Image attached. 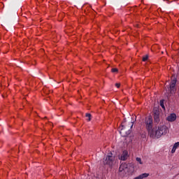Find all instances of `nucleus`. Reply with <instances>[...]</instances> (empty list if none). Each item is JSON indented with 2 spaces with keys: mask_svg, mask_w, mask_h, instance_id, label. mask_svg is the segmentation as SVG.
<instances>
[{
  "mask_svg": "<svg viewBox=\"0 0 179 179\" xmlns=\"http://www.w3.org/2000/svg\"><path fill=\"white\" fill-rule=\"evenodd\" d=\"M145 128L148 131V134L150 135V138L155 139V134L153 133L155 132V129H153V119H152V117L145 118Z\"/></svg>",
  "mask_w": 179,
  "mask_h": 179,
  "instance_id": "1",
  "label": "nucleus"
},
{
  "mask_svg": "<svg viewBox=\"0 0 179 179\" xmlns=\"http://www.w3.org/2000/svg\"><path fill=\"white\" fill-rule=\"evenodd\" d=\"M169 132V128L166 125L159 126L158 129L154 130V138H160L162 135H166Z\"/></svg>",
  "mask_w": 179,
  "mask_h": 179,
  "instance_id": "2",
  "label": "nucleus"
},
{
  "mask_svg": "<svg viewBox=\"0 0 179 179\" xmlns=\"http://www.w3.org/2000/svg\"><path fill=\"white\" fill-rule=\"evenodd\" d=\"M132 127H134V122H130L128 123V125L124 126V122L122 123V129L120 131V134L126 133L123 136H128L131 134V129H132Z\"/></svg>",
  "mask_w": 179,
  "mask_h": 179,
  "instance_id": "3",
  "label": "nucleus"
},
{
  "mask_svg": "<svg viewBox=\"0 0 179 179\" xmlns=\"http://www.w3.org/2000/svg\"><path fill=\"white\" fill-rule=\"evenodd\" d=\"M114 156H113V152H109L105 158L103 159V163L106 166H109L111 167L113 164H114V160H115Z\"/></svg>",
  "mask_w": 179,
  "mask_h": 179,
  "instance_id": "4",
  "label": "nucleus"
},
{
  "mask_svg": "<svg viewBox=\"0 0 179 179\" xmlns=\"http://www.w3.org/2000/svg\"><path fill=\"white\" fill-rule=\"evenodd\" d=\"M177 84V79H173L171 81L169 87H168V90L170 92L171 94H175L177 92V88L176 87V85Z\"/></svg>",
  "mask_w": 179,
  "mask_h": 179,
  "instance_id": "5",
  "label": "nucleus"
},
{
  "mask_svg": "<svg viewBox=\"0 0 179 179\" xmlns=\"http://www.w3.org/2000/svg\"><path fill=\"white\" fill-rule=\"evenodd\" d=\"M153 115H154V121L156 124H159L160 122V111L159 110V108L155 107L153 109Z\"/></svg>",
  "mask_w": 179,
  "mask_h": 179,
  "instance_id": "6",
  "label": "nucleus"
},
{
  "mask_svg": "<svg viewBox=\"0 0 179 179\" xmlns=\"http://www.w3.org/2000/svg\"><path fill=\"white\" fill-rule=\"evenodd\" d=\"M128 157H129V155L128 154V151L127 150H124L120 156V157H119V159L120 160H122V162H125V160H127V159H128Z\"/></svg>",
  "mask_w": 179,
  "mask_h": 179,
  "instance_id": "7",
  "label": "nucleus"
},
{
  "mask_svg": "<svg viewBox=\"0 0 179 179\" xmlns=\"http://www.w3.org/2000/svg\"><path fill=\"white\" fill-rule=\"evenodd\" d=\"M128 167H132V164L123 163L120 165L119 171L122 172L125 169H128Z\"/></svg>",
  "mask_w": 179,
  "mask_h": 179,
  "instance_id": "8",
  "label": "nucleus"
},
{
  "mask_svg": "<svg viewBox=\"0 0 179 179\" xmlns=\"http://www.w3.org/2000/svg\"><path fill=\"white\" fill-rule=\"evenodd\" d=\"M167 121L169 122H174L177 120V115L176 113H171L169 116L166 117Z\"/></svg>",
  "mask_w": 179,
  "mask_h": 179,
  "instance_id": "9",
  "label": "nucleus"
},
{
  "mask_svg": "<svg viewBox=\"0 0 179 179\" xmlns=\"http://www.w3.org/2000/svg\"><path fill=\"white\" fill-rule=\"evenodd\" d=\"M178 147H179V142H177L173 146V148L171 150V153L173 154V153H176V150H177V149H178Z\"/></svg>",
  "mask_w": 179,
  "mask_h": 179,
  "instance_id": "10",
  "label": "nucleus"
},
{
  "mask_svg": "<svg viewBox=\"0 0 179 179\" xmlns=\"http://www.w3.org/2000/svg\"><path fill=\"white\" fill-rule=\"evenodd\" d=\"M160 106L164 110H166V108L164 107V100L160 101Z\"/></svg>",
  "mask_w": 179,
  "mask_h": 179,
  "instance_id": "11",
  "label": "nucleus"
},
{
  "mask_svg": "<svg viewBox=\"0 0 179 179\" xmlns=\"http://www.w3.org/2000/svg\"><path fill=\"white\" fill-rule=\"evenodd\" d=\"M85 117H86L87 118H88V119H87V121H91V120H92V118H91L92 115H91L90 113H86Z\"/></svg>",
  "mask_w": 179,
  "mask_h": 179,
  "instance_id": "12",
  "label": "nucleus"
},
{
  "mask_svg": "<svg viewBox=\"0 0 179 179\" xmlns=\"http://www.w3.org/2000/svg\"><path fill=\"white\" fill-rule=\"evenodd\" d=\"M136 162H138V163H139V164H143V162H142V159H141V157H136Z\"/></svg>",
  "mask_w": 179,
  "mask_h": 179,
  "instance_id": "13",
  "label": "nucleus"
},
{
  "mask_svg": "<svg viewBox=\"0 0 179 179\" xmlns=\"http://www.w3.org/2000/svg\"><path fill=\"white\" fill-rule=\"evenodd\" d=\"M148 58H149V55H146L145 56L143 57V62L148 61Z\"/></svg>",
  "mask_w": 179,
  "mask_h": 179,
  "instance_id": "14",
  "label": "nucleus"
},
{
  "mask_svg": "<svg viewBox=\"0 0 179 179\" xmlns=\"http://www.w3.org/2000/svg\"><path fill=\"white\" fill-rule=\"evenodd\" d=\"M111 72H113V73H115L118 72V69H112Z\"/></svg>",
  "mask_w": 179,
  "mask_h": 179,
  "instance_id": "15",
  "label": "nucleus"
},
{
  "mask_svg": "<svg viewBox=\"0 0 179 179\" xmlns=\"http://www.w3.org/2000/svg\"><path fill=\"white\" fill-rule=\"evenodd\" d=\"M115 86H116V87H120V86H121V84H120V83H116L115 84Z\"/></svg>",
  "mask_w": 179,
  "mask_h": 179,
  "instance_id": "16",
  "label": "nucleus"
},
{
  "mask_svg": "<svg viewBox=\"0 0 179 179\" xmlns=\"http://www.w3.org/2000/svg\"><path fill=\"white\" fill-rule=\"evenodd\" d=\"M178 97H179V90H178Z\"/></svg>",
  "mask_w": 179,
  "mask_h": 179,
  "instance_id": "17",
  "label": "nucleus"
}]
</instances>
